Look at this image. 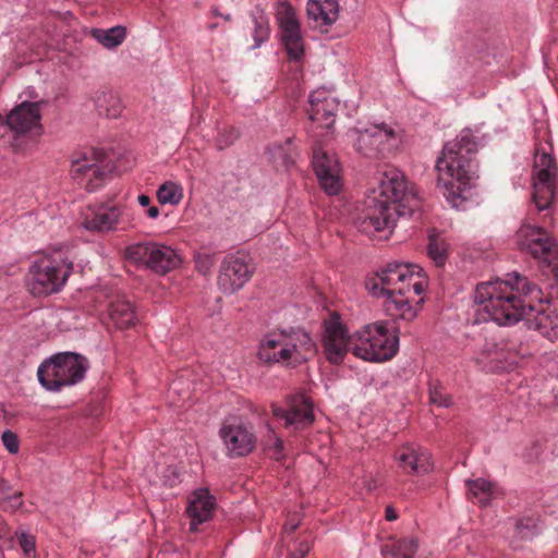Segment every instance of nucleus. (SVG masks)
<instances>
[{
	"mask_svg": "<svg viewBox=\"0 0 558 558\" xmlns=\"http://www.w3.org/2000/svg\"><path fill=\"white\" fill-rule=\"evenodd\" d=\"M216 498L207 488H198L187 497L186 515L190 519V531L197 532L198 525L209 521L216 509Z\"/></svg>",
	"mask_w": 558,
	"mask_h": 558,
	"instance_id": "21",
	"label": "nucleus"
},
{
	"mask_svg": "<svg viewBox=\"0 0 558 558\" xmlns=\"http://www.w3.org/2000/svg\"><path fill=\"white\" fill-rule=\"evenodd\" d=\"M12 507H17L21 505V494H14L13 497L10 499Z\"/></svg>",
	"mask_w": 558,
	"mask_h": 558,
	"instance_id": "47",
	"label": "nucleus"
},
{
	"mask_svg": "<svg viewBox=\"0 0 558 558\" xmlns=\"http://www.w3.org/2000/svg\"><path fill=\"white\" fill-rule=\"evenodd\" d=\"M40 105L24 101L15 106L5 117V123L13 134L15 151L25 149L24 140L36 141L43 134Z\"/></svg>",
	"mask_w": 558,
	"mask_h": 558,
	"instance_id": "10",
	"label": "nucleus"
},
{
	"mask_svg": "<svg viewBox=\"0 0 558 558\" xmlns=\"http://www.w3.org/2000/svg\"><path fill=\"white\" fill-rule=\"evenodd\" d=\"M541 290L525 277L514 276V282L496 279L476 286L475 302L484 320L511 326L524 320L529 328L546 337L558 336V301H544Z\"/></svg>",
	"mask_w": 558,
	"mask_h": 558,
	"instance_id": "1",
	"label": "nucleus"
},
{
	"mask_svg": "<svg viewBox=\"0 0 558 558\" xmlns=\"http://www.w3.org/2000/svg\"><path fill=\"white\" fill-rule=\"evenodd\" d=\"M447 243L439 234L430 233L428 236L427 254L437 267L445 265L447 259Z\"/></svg>",
	"mask_w": 558,
	"mask_h": 558,
	"instance_id": "31",
	"label": "nucleus"
},
{
	"mask_svg": "<svg viewBox=\"0 0 558 558\" xmlns=\"http://www.w3.org/2000/svg\"><path fill=\"white\" fill-rule=\"evenodd\" d=\"M90 34L94 39L106 48H116L121 45L125 38V28L121 26L109 29L93 28Z\"/></svg>",
	"mask_w": 558,
	"mask_h": 558,
	"instance_id": "30",
	"label": "nucleus"
},
{
	"mask_svg": "<svg viewBox=\"0 0 558 558\" xmlns=\"http://www.w3.org/2000/svg\"><path fill=\"white\" fill-rule=\"evenodd\" d=\"M147 217L156 219L159 216V208L157 206L149 205L146 210Z\"/></svg>",
	"mask_w": 558,
	"mask_h": 558,
	"instance_id": "45",
	"label": "nucleus"
},
{
	"mask_svg": "<svg viewBox=\"0 0 558 558\" xmlns=\"http://www.w3.org/2000/svg\"><path fill=\"white\" fill-rule=\"evenodd\" d=\"M219 434L232 457L245 456L255 447L254 434L240 423H225Z\"/></svg>",
	"mask_w": 558,
	"mask_h": 558,
	"instance_id": "22",
	"label": "nucleus"
},
{
	"mask_svg": "<svg viewBox=\"0 0 558 558\" xmlns=\"http://www.w3.org/2000/svg\"><path fill=\"white\" fill-rule=\"evenodd\" d=\"M429 402L440 408H450L452 398L439 381L429 383Z\"/></svg>",
	"mask_w": 558,
	"mask_h": 558,
	"instance_id": "33",
	"label": "nucleus"
},
{
	"mask_svg": "<svg viewBox=\"0 0 558 558\" xmlns=\"http://www.w3.org/2000/svg\"><path fill=\"white\" fill-rule=\"evenodd\" d=\"M240 137V131L234 126H223L218 130L216 137V146L219 150H222L232 144Z\"/></svg>",
	"mask_w": 558,
	"mask_h": 558,
	"instance_id": "35",
	"label": "nucleus"
},
{
	"mask_svg": "<svg viewBox=\"0 0 558 558\" xmlns=\"http://www.w3.org/2000/svg\"><path fill=\"white\" fill-rule=\"evenodd\" d=\"M183 197V189L171 181L165 182L157 190V198L160 204L178 205Z\"/></svg>",
	"mask_w": 558,
	"mask_h": 558,
	"instance_id": "32",
	"label": "nucleus"
},
{
	"mask_svg": "<svg viewBox=\"0 0 558 558\" xmlns=\"http://www.w3.org/2000/svg\"><path fill=\"white\" fill-rule=\"evenodd\" d=\"M3 446L10 453H16L19 451L20 441L17 435L11 430H4L1 436Z\"/></svg>",
	"mask_w": 558,
	"mask_h": 558,
	"instance_id": "41",
	"label": "nucleus"
},
{
	"mask_svg": "<svg viewBox=\"0 0 558 558\" xmlns=\"http://www.w3.org/2000/svg\"><path fill=\"white\" fill-rule=\"evenodd\" d=\"M253 269L243 256L228 255L223 258L217 279L219 289L228 294L240 290L252 277Z\"/></svg>",
	"mask_w": 558,
	"mask_h": 558,
	"instance_id": "17",
	"label": "nucleus"
},
{
	"mask_svg": "<svg viewBox=\"0 0 558 558\" xmlns=\"http://www.w3.org/2000/svg\"><path fill=\"white\" fill-rule=\"evenodd\" d=\"M399 468L407 474H424L430 470V456L426 450L403 446L396 452Z\"/></svg>",
	"mask_w": 558,
	"mask_h": 558,
	"instance_id": "24",
	"label": "nucleus"
},
{
	"mask_svg": "<svg viewBox=\"0 0 558 558\" xmlns=\"http://www.w3.org/2000/svg\"><path fill=\"white\" fill-rule=\"evenodd\" d=\"M385 517L388 521H395L398 518L396 510L391 506L386 508Z\"/></svg>",
	"mask_w": 558,
	"mask_h": 558,
	"instance_id": "44",
	"label": "nucleus"
},
{
	"mask_svg": "<svg viewBox=\"0 0 558 558\" xmlns=\"http://www.w3.org/2000/svg\"><path fill=\"white\" fill-rule=\"evenodd\" d=\"M366 287L374 296L384 299L389 316L412 320L424 302L427 278L417 265L391 263L371 277Z\"/></svg>",
	"mask_w": 558,
	"mask_h": 558,
	"instance_id": "3",
	"label": "nucleus"
},
{
	"mask_svg": "<svg viewBox=\"0 0 558 558\" xmlns=\"http://www.w3.org/2000/svg\"><path fill=\"white\" fill-rule=\"evenodd\" d=\"M515 533L522 539L532 538L536 534V521L533 518H523L515 524Z\"/></svg>",
	"mask_w": 558,
	"mask_h": 558,
	"instance_id": "37",
	"label": "nucleus"
},
{
	"mask_svg": "<svg viewBox=\"0 0 558 558\" xmlns=\"http://www.w3.org/2000/svg\"><path fill=\"white\" fill-rule=\"evenodd\" d=\"M306 12L315 26H328L338 19L339 2L338 0H308Z\"/></svg>",
	"mask_w": 558,
	"mask_h": 558,
	"instance_id": "26",
	"label": "nucleus"
},
{
	"mask_svg": "<svg viewBox=\"0 0 558 558\" xmlns=\"http://www.w3.org/2000/svg\"><path fill=\"white\" fill-rule=\"evenodd\" d=\"M477 142L470 130H463L446 143L437 158L438 184L452 207L460 209L471 196L470 186L477 171Z\"/></svg>",
	"mask_w": 558,
	"mask_h": 558,
	"instance_id": "4",
	"label": "nucleus"
},
{
	"mask_svg": "<svg viewBox=\"0 0 558 558\" xmlns=\"http://www.w3.org/2000/svg\"><path fill=\"white\" fill-rule=\"evenodd\" d=\"M253 38L255 41L254 48L259 47L269 38V25L267 17L263 15L254 16Z\"/></svg>",
	"mask_w": 558,
	"mask_h": 558,
	"instance_id": "36",
	"label": "nucleus"
},
{
	"mask_svg": "<svg viewBox=\"0 0 558 558\" xmlns=\"http://www.w3.org/2000/svg\"><path fill=\"white\" fill-rule=\"evenodd\" d=\"M94 104L99 116L116 119L121 114L122 109L120 101L111 93L105 90L97 92Z\"/></svg>",
	"mask_w": 558,
	"mask_h": 558,
	"instance_id": "29",
	"label": "nucleus"
},
{
	"mask_svg": "<svg viewBox=\"0 0 558 558\" xmlns=\"http://www.w3.org/2000/svg\"><path fill=\"white\" fill-rule=\"evenodd\" d=\"M296 529V525H290V531L293 532Z\"/></svg>",
	"mask_w": 558,
	"mask_h": 558,
	"instance_id": "50",
	"label": "nucleus"
},
{
	"mask_svg": "<svg viewBox=\"0 0 558 558\" xmlns=\"http://www.w3.org/2000/svg\"><path fill=\"white\" fill-rule=\"evenodd\" d=\"M316 345L303 330H281L266 335L259 344L258 357L262 362L286 366L300 365L316 354Z\"/></svg>",
	"mask_w": 558,
	"mask_h": 558,
	"instance_id": "5",
	"label": "nucleus"
},
{
	"mask_svg": "<svg viewBox=\"0 0 558 558\" xmlns=\"http://www.w3.org/2000/svg\"><path fill=\"white\" fill-rule=\"evenodd\" d=\"M108 312L110 322L118 329L133 327L137 322L133 304L123 298L112 301Z\"/></svg>",
	"mask_w": 558,
	"mask_h": 558,
	"instance_id": "27",
	"label": "nucleus"
},
{
	"mask_svg": "<svg viewBox=\"0 0 558 558\" xmlns=\"http://www.w3.org/2000/svg\"><path fill=\"white\" fill-rule=\"evenodd\" d=\"M466 485L469 498L482 506H486L498 494V487L484 478L469 481Z\"/></svg>",
	"mask_w": 558,
	"mask_h": 558,
	"instance_id": "28",
	"label": "nucleus"
},
{
	"mask_svg": "<svg viewBox=\"0 0 558 558\" xmlns=\"http://www.w3.org/2000/svg\"><path fill=\"white\" fill-rule=\"evenodd\" d=\"M277 20L280 26L281 39L289 58L300 61L304 54V40L294 9L289 3L278 8Z\"/></svg>",
	"mask_w": 558,
	"mask_h": 558,
	"instance_id": "16",
	"label": "nucleus"
},
{
	"mask_svg": "<svg viewBox=\"0 0 558 558\" xmlns=\"http://www.w3.org/2000/svg\"><path fill=\"white\" fill-rule=\"evenodd\" d=\"M289 145H290V140L287 141L286 146H282L280 144L279 145L274 144L272 146L269 147V151L272 155V158L286 167H288L292 162V159H291V156L289 153L290 148L288 147Z\"/></svg>",
	"mask_w": 558,
	"mask_h": 558,
	"instance_id": "39",
	"label": "nucleus"
},
{
	"mask_svg": "<svg viewBox=\"0 0 558 558\" xmlns=\"http://www.w3.org/2000/svg\"><path fill=\"white\" fill-rule=\"evenodd\" d=\"M213 13H214V15H215V16H222V13L218 12V10H217V9H215V10L213 11Z\"/></svg>",
	"mask_w": 558,
	"mask_h": 558,
	"instance_id": "48",
	"label": "nucleus"
},
{
	"mask_svg": "<svg viewBox=\"0 0 558 558\" xmlns=\"http://www.w3.org/2000/svg\"><path fill=\"white\" fill-rule=\"evenodd\" d=\"M122 216L120 206L109 203L89 205L82 214V225L94 232H110L117 230Z\"/></svg>",
	"mask_w": 558,
	"mask_h": 558,
	"instance_id": "20",
	"label": "nucleus"
},
{
	"mask_svg": "<svg viewBox=\"0 0 558 558\" xmlns=\"http://www.w3.org/2000/svg\"><path fill=\"white\" fill-rule=\"evenodd\" d=\"M312 165L322 189L329 195H336L342 187L341 168L335 155L315 147Z\"/></svg>",
	"mask_w": 558,
	"mask_h": 558,
	"instance_id": "19",
	"label": "nucleus"
},
{
	"mask_svg": "<svg viewBox=\"0 0 558 558\" xmlns=\"http://www.w3.org/2000/svg\"><path fill=\"white\" fill-rule=\"evenodd\" d=\"M221 17H223L226 21H230V20H231L230 14H226V15H223V14H222V16H221Z\"/></svg>",
	"mask_w": 558,
	"mask_h": 558,
	"instance_id": "49",
	"label": "nucleus"
},
{
	"mask_svg": "<svg viewBox=\"0 0 558 558\" xmlns=\"http://www.w3.org/2000/svg\"><path fill=\"white\" fill-rule=\"evenodd\" d=\"M558 166L555 158L542 148L536 149L533 169L532 201L537 211L551 205L557 192Z\"/></svg>",
	"mask_w": 558,
	"mask_h": 558,
	"instance_id": "11",
	"label": "nucleus"
},
{
	"mask_svg": "<svg viewBox=\"0 0 558 558\" xmlns=\"http://www.w3.org/2000/svg\"><path fill=\"white\" fill-rule=\"evenodd\" d=\"M216 263L215 254L209 252H198L195 256L196 269L206 275L208 274Z\"/></svg>",
	"mask_w": 558,
	"mask_h": 558,
	"instance_id": "38",
	"label": "nucleus"
},
{
	"mask_svg": "<svg viewBox=\"0 0 558 558\" xmlns=\"http://www.w3.org/2000/svg\"><path fill=\"white\" fill-rule=\"evenodd\" d=\"M282 446H283L282 440L277 438L276 442H275V451H274V458L276 460H280L282 458Z\"/></svg>",
	"mask_w": 558,
	"mask_h": 558,
	"instance_id": "43",
	"label": "nucleus"
},
{
	"mask_svg": "<svg viewBox=\"0 0 558 558\" xmlns=\"http://www.w3.org/2000/svg\"><path fill=\"white\" fill-rule=\"evenodd\" d=\"M138 201V204L142 206V207H148L151 203V199L148 195H145V194H141L137 198Z\"/></svg>",
	"mask_w": 558,
	"mask_h": 558,
	"instance_id": "46",
	"label": "nucleus"
},
{
	"mask_svg": "<svg viewBox=\"0 0 558 558\" xmlns=\"http://www.w3.org/2000/svg\"><path fill=\"white\" fill-rule=\"evenodd\" d=\"M308 551L310 544L307 542H302L299 544V547L292 554H290L288 558H304Z\"/></svg>",
	"mask_w": 558,
	"mask_h": 558,
	"instance_id": "42",
	"label": "nucleus"
},
{
	"mask_svg": "<svg viewBox=\"0 0 558 558\" xmlns=\"http://www.w3.org/2000/svg\"><path fill=\"white\" fill-rule=\"evenodd\" d=\"M215 27H217V25H216V24L210 25V28H211V29H214Z\"/></svg>",
	"mask_w": 558,
	"mask_h": 558,
	"instance_id": "51",
	"label": "nucleus"
},
{
	"mask_svg": "<svg viewBox=\"0 0 558 558\" xmlns=\"http://www.w3.org/2000/svg\"><path fill=\"white\" fill-rule=\"evenodd\" d=\"M105 153L94 147L77 151L72 157L71 173L77 183L84 186L88 192H94L100 187L107 175L102 162Z\"/></svg>",
	"mask_w": 558,
	"mask_h": 558,
	"instance_id": "14",
	"label": "nucleus"
},
{
	"mask_svg": "<svg viewBox=\"0 0 558 558\" xmlns=\"http://www.w3.org/2000/svg\"><path fill=\"white\" fill-rule=\"evenodd\" d=\"M349 135L355 150L371 159L386 158L399 143L395 130L385 123L373 124L363 130L353 129Z\"/></svg>",
	"mask_w": 558,
	"mask_h": 558,
	"instance_id": "8",
	"label": "nucleus"
},
{
	"mask_svg": "<svg viewBox=\"0 0 558 558\" xmlns=\"http://www.w3.org/2000/svg\"><path fill=\"white\" fill-rule=\"evenodd\" d=\"M476 362L486 372H502L514 363L504 347L487 342L485 349L476 357Z\"/></svg>",
	"mask_w": 558,
	"mask_h": 558,
	"instance_id": "25",
	"label": "nucleus"
},
{
	"mask_svg": "<svg viewBox=\"0 0 558 558\" xmlns=\"http://www.w3.org/2000/svg\"><path fill=\"white\" fill-rule=\"evenodd\" d=\"M88 368L85 356L73 352H61L45 361L37 371L38 380L50 391L80 383Z\"/></svg>",
	"mask_w": 558,
	"mask_h": 558,
	"instance_id": "6",
	"label": "nucleus"
},
{
	"mask_svg": "<svg viewBox=\"0 0 558 558\" xmlns=\"http://www.w3.org/2000/svg\"><path fill=\"white\" fill-rule=\"evenodd\" d=\"M417 551V544L413 538L396 541L391 546V555L395 558H414Z\"/></svg>",
	"mask_w": 558,
	"mask_h": 558,
	"instance_id": "34",
	"label": "nucleus"
},
{
	"mask_svg": "<svg viewBox=\"0 0 558 558\" xmlns=\"http://www.w3.org/2000/svg\"><path fill=\"white\" fill-rule=\"evenodd\" d=\"M322 342L324 354L332 364L342 363L349 351L365 361L385 362L392 359L399 349V337L388 329L386 323L367 325L349 336L338 314L324 322Z\"/></svg>",
	"mask_w": 558,
	"mask_h": 558,
	"instance_id": "2",
	"label": "nucleus"
},
{
	"mask_svg": "<svg viewBox=\"0 0 558 558\" xmlns=\"http://www.w3.org/2000/svg\"><path fill=\"white\" fill-rule=\"evenodd\" d=\"M19 544L24 553L25 558L36 557V542L35 537L27 533L17 534Z\"/></svg>",
	"mask_w": 558,
	"mask_h": 558,
	"instance_id": "40",
	"label": "nucleus"
},
{
	"mask_svg": "<svg viewBox=\"0 0 558 558\" xmlns=\"http://www.w3.org/2000/svg\"><path fill=\"white\" fill-rule=\"evenodd\" d=\"M73 269L72 262L49 256L36 260L28 271V288L34 295H49L59 292Z\"/></svg>",
	"mask_w": 558,
	"mask_h": 558,
	"instance_id": "7",
	"label": "nucleus"
},
{
	"mask_svg": "<svg viewBox=\"0 0 558 558\" xmlns=\"http://www.w3.org/2000/svg\"><path fill=\"white\" fill-rule=\"evenodd\" d=\"M378 192L377 196L399 209H404L408 216L420 206L414 184L397 168L389 167L381 172Z\"/></svg>",
	"mask_w": 558,
	"mask_h": 558,
	"instance_id": "9",
	"label": "nucleus"
},
{
	"mask_svg": "<svg viewBox=\"0 0 558 558\" xmlns=\"http://www.w3.org/2000/svg\"><path fill=\"white\" fill-rule=\"evenodd\" d=\"M124 256L129 262L143 265L158 274H166L181 263L172 247L153 242L132 244L125 248Z\"/></svg>",
	"mask_w": 558,
	"mask_h": 558,
	"instance_id": "13",
	"label": "nucleus"
},
{
	"mask_svg": "<svg viewBox=\"0 0 558 558\" xmlns=\"http://www.w3.org/2000/svg\"><path fill=\"white\" fill-rule=\"evenodd\" d=\"M408 216V211L399 209L385 202L377 195L368 196L362 213L356 218L357 229L372 236L381 231H389L395 227L398 217Z\"/></svg>",
	"mask_w": 558,
	"mask_h": 558,
	"instance_id": "12",
	"label": "nucleus"
},
{
	"mask_svg": "<svg viewBox=\"0 0 558 558\" xmlns=\"http://www.w3.org/2000/svg\"><path fill=\"white\" fill-rule=\"evenodd\" d=\"M521 251L548 266L558 265V243L542 227L523 225L517 232Z\"/></svg>",
	"mask_w": 558,
	"mask_h": 558,
	"instance_id": "15",
	"label": "nucleus"
},
{
	"mask_svg": "<svg viewBox=\"0 0 558 558\" xmlns=\"http://www.w3.org/2000/svg\"><path fill=\"white\" fill-rule=\"evenodd\" d=\"M272 414L293 432L308 427L314 421L312 403L304 396L291 398L284 407L272 405Z\"/></svg>",
	"mask_w": 558,
	"mask_h": 558,
	"instance_id": "18",
	"label": "nucleus"
},
{
	"mask_svg": "<svg viewBox=\"0 0 558 558\" xmlns=\"http://www.w3.org/2000/svg\"><path fill=\"white\" fill-rule=\"evenodd\" d=\"M338 101L326 90H315L310 96L307 113L313 122L323 128H330L335 122Z\"/></svg>",
	"mask_w": 558,
	"mask_h": 558,
	"instance_id": "23",
	"label": "nucleus"
}]
</instances>
